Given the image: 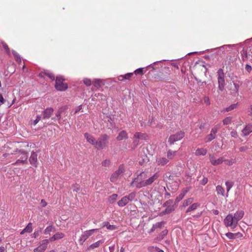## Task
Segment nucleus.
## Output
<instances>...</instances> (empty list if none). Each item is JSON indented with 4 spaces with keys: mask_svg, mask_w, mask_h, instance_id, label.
Wrapping results in <instances>:
<instances>
[{
    "mask_svg": "<svg viewBox=\"0 0 252 252\" xmlns=\"http://www.w3.org/2000/svg\"><path fill=\"white\" fill-rule=\"evenodd\" d=\"M147 177V173L142 172L133 180L131 184L134 185L138 189L150 186L159 178V174L157 172L148 179L145 180Z\"/></svg>",
    "mask_w": 252,
    "mask_h": 252,
    "instance_id": "nucleus-1",
    "label": "nucleus"
},
{
    "mask_svg": "<svg viewBox=\"0 0 252 252\" xmlns=\"http://www.w3.org/2000/svg\"><path fill=\"white\" fill-rule=\"evenodd\" d=\"M231 45H224L217 49L214 53L211 54L210 55L206 56L205 58H208L212 59V60L217 62L220 60V58H222L223 56L225 54L224 49L227 47H230Z\"/></svg>",
    "mask_w": 252,
    "mask_h": 252,
    "instance_id": "nucleus-2",
    "label": "nucleus"
},
{
    "mask_svg": "<svg viewBox=\"0 0 252 252\" xmlns=\"http://www.w3.org/2000/svg\"><path fill=\"white\" fill-rule=\"evenodd\" d=\"M218 83V91L222 92L225 86V75L222 68H220L217 72Z\"/></svg>",
    "mask_w": 252,
    "mask_h": 252,
    "instance_id": "nucleus-3",
    "label": "nucleus"
},
{
    "mask_svg": "<svg viewBox=\"0 0 252 252\" xmlns=\"http://www.w3.org/2000/svg\"><path fill=\"white\" fill-rule=\"evenodd\" d=\"M55 89L59 91H64L68 88V85L64 83V78L62 76H57L56 78Z\"/></svg>",
    "mask_w": 252,
    "mask_h": 252,
    "instance_id": "nucleus-4",
    "label": "nucleus"
},
{
    "mask_svg": "<svg viewBox=\"0 0 252 252\" xmlns=\"http://www.w3.org/2000/svg\"><path fill=\"white\" fill-rule=\"evenodd\" d=\"M109 136L106 134L101 135L95 143L94 147L98 150H100L107 146V140Z\"/></svg>",
    "mask_w": 252,
    "mask_h": 252,
    "instance_id": "nucleus-5",
    "label": "nucleus"
},
{
    "mask_svg": "<svg viewBox=\"0 0 252 252\" xmlns=\"http://www.w3.org/2000/svg\"><path fill=\"white\" fill-rule=\"evenodd\" d=\"M223 222L226 227H230L232 229H234L237 226L238 223L235 220L232 214H229L226 216L223 220Z\"/></svg>",
    "mask_w": 252,
    "mask_h": 252,
    "instance_id": "nucleus-6",
    "label": "nucleus"
},
{
    "mask_svg": "<svg viewBox=\"0 0 252 252\" xmlns=\"http://www.w3.org/2000/svg\"><path fill=\"white\" fill-rule=\"evenodd\" d=\"M98 229H93L88 230L85 231L83 232L81 236L80 237L79 242L81 245H83L84 242L91 235H92L94 232H96Z\"/></svg>",
    "mask_w": 252,
    "mask_h": 252,
    "instance_id": "nucleus-7",
    "label": "nucleus"
},
{
    "mask_svg": "<svg viewBox=\"0 0 252 252\" xmlns=\"http://www.w3.org/2000/svg\"><path fill=\"white\" fill-rule=\"evenodd\" d=\"M125 172V169L122 165H120L118 169L115 171L110 177V181L111 182H115L117 180L120 178L124 172Z\"/></svg>",
    "mask_w": 252,
    "mask_h": 252,
    "instance_id": "nucleus-8",
    "label": "nucleus"
},
{
    "mask_svg": "<svg viewBox=\"0 0 252 252\" xmlns=\"http://www.w3.org/2000/svg\"><path fill=\"white\" fill-rule=\"evenodd\" d=\"M184 136V132L180 131L174 134L170 135L168 139V142L170 145H172L175 142L181 140Z\"/></svg>",
    "mask_w": 252,
    "mask_h": 252,
    "instance_id": "nucleus-9",
    "label": "nucleus"
},
{
    "mask_svg": "<svg viewBox=\"0 0 252 252\" xmlns=\"http://www.w3.org/2000/svg\"><path fill=\"white\" fill-rule=\"evenodd\" d=\"M220 128V125H217L214 126L211 130V133L207 135L205 138L206 142H209L216 138V134L218 132V129Z\"/></svg>",
    "mask_w": 252,
    "mask_h": 252,
    "instance_id": "nucleus-10",
    "label": "nucleus"
},
{
    "mask_svg": "<svg viewBox=\"0 0 252 252\" xmlns=\"http://www.w3.org/2000/svg\"><path fill=\"white\" fill-rule=\"evenodd\" d=\"M240 54L242 61L243 62H246L249 56L252 57V47L250 46L247 49L243 48L240 52Z\"/></svg>",
    "mask_w": 252,
    "mask_h": 252,
    "instance_id": "nucleus-11",
    "label": "nucleus"
},
{
    "mask_svg": "<svg viewBox=\"0 0 252 252\" xmlns=\"http://www.w3.org/2000/svg\"><path fill=\"white\" fill-rule=\"evenodd\" d=\"M49 243V240L47 239H44L39 242V245L38 247L34 249V252H44L47 248L48 244Z\"/></svg>",
    "mask_w": 252,
    "mask_h": 252,
    "instance_id": "nucleus-12",
    "label": "nucleus"
},
{
    "mask_svg": "<svg viewBox=\"0 0 252 252\" xmlns=\"http://www.w3.org/2000/svg\"><path fill=\"white\" fill-rule=\"evenodd\" d=\"M209 159L211 163L213 165H218L221 164L223 161H225L223 157H220L216 159L213 154H209Z\"/></svg>",
    "mask_w": 252,
    "mask_h": 252,
    "instance_id": "nucleus-13",
    "label": "nucleus"
},
{
    "mask_svg": "<svg viewBox=\"0 0 252 252\" xmlns=\"http://www.w3.org/2000/svg\"><path fill=\"white\" fill-rule=\"evenodd\" d=\"M38 151L36 152H32L31 155L29 158V161L31 164L34 167H37L38 165L37 161V153Z\"/></svg>",
    "mask_w": 252,
    "mask_h": 252,
    "instance_id": "nucleus-14",
    "label": "nucleus"
},
{
    "mask_svg": "<svg viewBox=\"0 0 252 252\" xmlns=\"http://www.w3.org/2000/svg\"><path fill=\"white\" fill-rule=\"evenodd\" d=\"M54 112V109L52 107H48L45 109L42 113V118L43 119H49L51 117Z\"/></svg>",
    "mask_w": 252,
    "mask_h": 252,
    "instance_id": "nucleus-15",
    "label": "nucleus"
},
{
    "mask_svg": "<svg viewBox=\"0 0 252 252\" xmlns=\"http://www.w3.org/2000/svg\"><path fill=\"white\" fill-rule=\"evenodd\" d=\"M156 162L158 165L160 166H164L169 162V160L166 158L161 157H157Z\"/></svg>",
    "mask_w": 252,
    "mask_h": 252,
    "instance_id": "nucleus-16",
    "label": "nucleus"
},
{
    "mask_svg": "<svg viewBox=\"0 0 252 252\" xmlns=\"http://www.w3.org/2000/svg\"><path fill=\"white\" fill-rule=\"evenodd\" d=\"M44 75H45V76L48 77L52 81L55 80V75L53 73L51 72L50 71H49L48 70H45L43 71H41L39 74V76L41 78L43 77Z\"/></svg>",
    "mask_w": 252,
    "mask_h": 252,
    "instance_id": "nucleus-17",
    "label": "nucleus"
},
{
    "mask_svg": "<svg viewBox=\"0 0 252 252\" xmlns=\"http://www.w3.org/2000/svg\"><path fill=\"white\" fill-rule=\"evenodd\" d=\"M252 132V125H247L242 130V133L243 136H246Z\"/></svg>",
    "mask_w": 252,
    "mask_h": 252,
    "instance_id": "nucleus-18",
    "label": "nucleus"
},
{
    "mask_svg": "<svg viewBox=\"0 0 252 252\" xmlns=\"http://www.w3.org/2000/svg\"><path fill=\"white\" fill-rule=\"evenodd\" d=\"M225 235L229 239H235L236 238H241L243 235L240 232H237L233 233L231 232H228L225 234Z\"/></svg>",
    "mask_w": 252,
    "mask_h": 252,
    "instance_id": "nucleus-19",
    "label": "nucleus"
},
{
    "mask_svg": "<svg viewBox=\"0 0 252 252\" xmlns=\"http://www.w3.org/2000/svg\"><path fill=\"white\" fill-rule=\"evenodd\" d=\"M244 215V212L243 211H238L233 216L235 220L238 223V221L241 220Z\"/></svg>",
    "mask_w": 252,
    "mask_h": 252,
    "instance_id": "nucleus-20",
    "label": "nucleus"
},
{
    "mask_svg": "<svg viewBox=\"0 0 252 252\" xmlns=\"http://www.w3.org/2000/svg\"><path fill=\"white\" fill-rule=\"evenodd\" d=\"M133 76V73H128L125 75H121L118 76V79L119 81H123L125 80H130L131 77Z\"/></svg>",
    "mask_w": 252,
    "mask_h": 252,
    "instance_id": "nucleus-21",
    "label": "nucleus"
},
{
    "mask_svg": "<svg viewBox=\"0 0 252 252\" xmlns=\"http://www.w3.org/2000/svg\"><path fill=\"white\" fill-rule=\"evenodd\" d=\"M84 137L87 139V141L94 146L96 140L94 137L92 135H90L88 133H85L84 134Z\"/></svg>",
    "mask_w": 252,
    "mask_h": 252,
    "instance_id": "nucleus-22",
    "label": "nucleus"
},
{
    "mask_svg": "<svg viewBox=\"0 0 252 252\" xmlns=\"http://www.w3.org/2000/svg\"><path fill=\"white\" fill-rule=\"evenodd\" d=\"M106 227L108 230H114L118 228V227L115 225H111L108 221H104L102 223V227Z\"/></svg>",
    "mask_w": 252,
    "mask_h": 252,
    "instance_id": "nucleus-23",
    "label": "nucleus"
},
{
    "mask_svg": "<svg viewBox=\"0 0 252 252\" xmlns=\"http://www.w3.org/2000/svg\"><path fill=\"white\" fill-rule=\"evenodd\" d=\"M127 138V133H126V131L122 130L119 133L118 135L116 137V139L118 141H121L123 139H126Z\"/></svg>",
    "mask_w": 252,
    "mask_h": 252,
    "instance_id": "nucleus-24",
    "label": "nucleus"
},
{
    "mask_svg": "<svg viewBox=\"0 0 252 252\" xmlns=\"http://www.w3.org/2000/svg\"><path fill=\"white\" fill-rule=\"evenodd\" d=\"M207 153V150L204 148H198L196 150L195 155L196 156H205Z\"/></svg>",
    "mask_w": 252,
    "mask_h": 252,
    "instance_id": "nucleus-25",
    "label": "nucleus"
},
{
    "mask_svg": "<svg viewBox=\"0 0 252 252\" xmlns=\"http://www.w3.org/2000/svg\"><path fill=\"white\" fill-rule=\"evenodd\" d=\"M92 84L94 87L99 88L102 85H103V83L102 80L101 79H94L92 81Z\"/></svg>",
    "mask_w": 252,
    "mask_h": 252,
    "instance_id": "nucleus-26",
    "label": "nucleus"
},
{
    "mask_svg": "<svg viewBox=\"0 0 252 252\" xmlns=\"http://www.w3.org/2000/svg\"><path fill=\"white\" fill-rule=\"evenodd\" d=\"M177 154V151H174L170 149L168 150L167 152V158L169 160L173 159Z\"/></svg>",
    "mask_w": 252,
    "mask_h": 252,
    "instance_id": "nucleus-27",
    "label": "nucleus"
},
{
    "mask_svg": "<svg viewBox=\"0 0 252 252\" xmlns=\"http://www.w3.org/2000/svg\"><path fill=\"white\" fill-rule=\"evenodd\" d=\"M103 243V240H99V241H97V242L92 244V245H91L88 247V250H93L94 248H96L99 247Z\"/></svg>",
    "mask_w": 252,
    "mask_h": 252,
    "instance_id": "nucleus-28",
    "label": "nucleus"
},
{
    "mask_svg": "<svg viewBox=\"0 0 252 252\" xmlns=\"http://www.w3.org/2000/svg\"><path fill=\"white\" fill-rule=\"evenodd\" d=\"M187 192V190H183L181 193L175 199V203H177L183 199Z\"/></svg>",
    "mask_w": 252,
    "mask_h": 252,
    "instance_id": "nucleus-29",
    "label": "nucleus"
},
{
    "mask_svg": "<svg viewBox=\"0 0 252 252\" xmlns=\"http://www.w3.org/2000/svg\"><path fill=\"white\" fill-rule=\"evenodd\" d=\"M200 204L198 203H195L192 204L186 210V213H188L192 211L195 210L197 208V207H199Z\"/></svg>",
    "mask_w": 252,
    "mask_h": 252,
    "instance_id": "nucleus-30",
    "label": "nucleus"
},
{
    "mask_svg": "<svg viewBox=\"0 0 252 252\" xmlns=\"http://www.w3.org/2000/svg\"><path fill=\"white\" fill-rule=\"evenodd\" d=\"M129 202L127 200L126 196H124L122 198V199L118 202V205L120 207H124Z\"/></svg>",
    "mask_w": 252,
    "mask_h": 252,
    "instance_id": "nucleus-31",
    "label": "nucleus"
},
{
    "mask_svg": "<svg viewBox=\"0 0 252 252\" xmlns=\"http://www.w3.org/2000/svg\"><path fill=\"white\" fill-rule=\"evenodd\" d=\"M146 136H147L145 134L137 132L134 134L133 138H136L138 139H146Z\"/></svg>",
    "mask_w": 252,
    "mask_h": 252,
    "instance_id": "nucleus-32",
    "label": "nucleus"
},
{
    "mask_svg": "<svg viewBox=\"0 0 252 252\" xmlns=\"http://www.w3.org/2000/svg\"><path fill=\"white\" fill-rule=\"evenodd\" d=\"M21 157L20 159H22L26 163H27V159L28 157V153L23 151H20Z\"/></svg>",
    "mask_w": 252,
    "mask_h": 252,
    "instance_id": "nucleus-33",
    "label": "nucleus"
},
{
    "mask_svg": "<svg viewBox=\"0 0 252 252\" xmlns=\"http://www.w3.org/2000/svg\"><path fill=\"white\" fill-rule=\"evenodd\" d=\"M55 227L52 224H51L45 228L44 231V233L45 234H49L51 232L55 231Z\"/></svg>",
    "mask_w": 252,
    "mask_h": 252,
    "instance_id": "nucleus-34",
    "label": "nucleus"
},
{
    "mask_svg": "<svg viewBox=\"0 0 252 252\" xmlns=\"http://www.w3.org/2000/svg\"><path fill=\"white\" fill-rule=\"evenodd\" d=\"M174 208L173 206H168L164 211H163L161 214L162 215L168 214L171 213L172 212H173L174 210Z\"/></svg>",
    "mask_w": 252,
    "mask_h": 252,
    "instance_id": "nucleus-35",
    "label": "nucleus"
},
{
    "mask_svg": "<svg viewBox=\"0 0 252 252\" xmlns=\"http://www.w3.org/2000/svg\"><path fill=\"white\" fill-rule=\"evenodd\" d=\"M193 198L190 197L189 198L186 200H185L183 203L182 207H186L187 206H189V205H190L192 204V203L193 202Z\"/></svg>",
    "mask_w": 252,
    "mask_h": 252,
    "instance_id": "nucleus-36",
    "label": "nucleus"
},
{
    "mask_svg": "<svg viewBox=\"0 0 252 252\" xmlns=\"http://www.w3.org/2000/svg\"><path fill=\"white\" fill-rule=\"evenodd\" d=\"M165 224V222L163 221L157 222L155 224H153L154 228H155L156 229L158 228L161 229L164 226Z\"/></svg>",
    "mask_w": 252,
    "mask_h": 252,
    "instance_id": "nucleus-37",
    "label": "nucleus"
},
{
    "mask_svg": "<svg viewBox=\"0 0 252 252\" xmlns=\"http://www.w3.org/2000/svg\"><path fill=\"white\" fill-rule=\"evenodd\" d=\"M216 190L218 194H220L222 196H224V189L221 186H218L216 187Z\"/></svg>",
    "mask_w": 252,
    "mask_h": 252,
    "instance_id": "nucleus-38",
    "label": "nucleus"
},
{
    "mask_svg": "<svg viewBox=\"0 0 252 252\" xmlns=\"http://www.w3.org/2000/svg\"><path fill=\"white\" fill-rule=\"evenodd\" d=\"M237 106V103H234L231 105H230L229 106L226 107L225 108V109L223 110L224 112H229L230 111L235 108H236Z\"/></svg>",
    "mask_w": 252,
    "mask_h": 252,
    "instance_id": "nucleus-39",
    "label": "nucleus"
},
{
    "mask_svg": "<svg viewBox=\"0 0 252 252\" xmlns=\"http://www.w3.org/2000/svg\"><path fill=\"white\" fill-rule=\"evenodd\" d=\"M126 196V198H127L128 202L131 201L135 198L136 196V193L135 192H132L129 193L128 195Z\"/></svg>",
    "mask_w": 252,
    "mask_h": 252,
    "instance_id": "nucleus-40",
    "label": "nucleus"
},
{
    "mask_svg": "<svg viewBox=\"0 0 252 252\" xmlns=\"http://www.w3.org/2000/svg\"><path fill=\"white\" fill-rule=\"evenodd\" d=\"M66 108L65 107L64 108H60L57 112L56 113V116L58 120H60L61 118V114L63 111L64 109H65Z\"/></svg>",
    "mask_w": 252,
    "mask_h": 252,
    "instance_id": "nucleus-41",
    "label": "nucleus"
},
{
    "mask_svg": "<svg viewBox=\"0 0 252 252\" xmlns=\"http://www.w3.org/2000/svg\"><path fill=\"white\" fill-rule=\"evenodd\" d=\"M232 118L231 117H227L223 120L222 123L223 125H228L231 124Z\"/></svg>",
    "mask_w": 252,
    "mask_h": 252,
    "instance_id": "nucleus-42",
    "label": "nucleus"
},
{
    "mask_svg": "<svg viewBox=\"0 0 252 252\" xmlns=\"http://www.w3.org/2000/svg\"><path fill=\"white\" fill-rule=\"evenodd\" d=\"M234 185V183L232 181H227L225 182V186L226 187L227 192H229L230 189Z\"/></svg>",
    "mask_w": 252,
    "mask_h": 252,
    "instance_id": "nucleus-43",
    "label": "nucleus"
},
{
    "mask_svg": "<svg viewBox=\"0 0 252 252\" xmlns=\"http://www.w3.org/2000/svg\"><path fill=\"white\" fill-rule=\"evenodd\" d=\"M155 81H168L169 79L163 78L161 77L159 74H157L154 77Z\"/></svg>",
    "mask_w": 252,
    "mask_h": 252,
    "instance_id": "nucleus-44",
    "label": "nucleus"
},
{
    "mask_svg": "<svg viewBox=\"0 0 252 252\" xmlns=\"http://www.w3.org/2000/svg\"><path fill=\"white\" fill-rule=\"evenodd\" d=\"M32 223L31 222H30L28 223L27 226L24 229V231L28 233H31V232H32Z\"/></svg>",
    "mask_w": 252,
    "mask_h": 252,
    "instance_id": "nucleus-45",
    "label": "nucleus"
},
{
    "mask_svg": "<svg viewBox=\"0 0 252 252\" xmlns=\"http://www.w3.org/2000/svg\"><path fill=\"white\" fill-rule=\"evenodd\" d=\"M1 44L3 48L5 49L6 53L8 55H10V49L9 48L8 45H7V44L6 43H5L4 41H1Z\"/></svg>",
    "mask_w": 252,
    "mask_h": 252,
    "instance_id": "nucleus-46",
    "label": "nucleus"
},
{
    "mask_svg": "<svg viewBox=\"0 0 252 252\" xmlns=\"http://www.w3.org/2000/svg\"><path fill=\"white\" fill-rule=\"evenodd\" d=\"M12 54L14 55L15 60L17 62H21V59L20 58V57L19 55L14 50H12Z\"/></svg>",
    "mask_w": 252,
    "mask_h": 252,
    "instance_id": "nucleus-47",
    "label": "nucleus"
},
{
    "mask_svg": "<svg viewBox=\"0 0 252 252\" xmlns=\"http://www.w3.org/2000/svg\"><path fill=\"white\" fill-rule=\"evenodd\" d=\"M135 74V75H142L144 74V68H139L136 69L133 72V74Z\"/></svg>",
    "mask_w": 252,
    "mask_h": 252,
    "instance_id": "nucleus-48",
    "label": "nucleus"
},
{
    "mask_svg": "<svg viewBox=\"0 0 252 252\" xmlns=\"http://www.w3.org/2000/svg\"><path fill=\"white\" fill-rule=\"evenodd\" d=\"M118 197V195L117 194H113L111 195L109 198V202L110 203H113L115 200H116Z\"/></svg>",
    "mask_w": 252,
    "mask_h": 252,
    "instance_id": "nucleus-49",
    "label": "nucleus"
},
{
    "mask_svg": "<svg viewBox=\"0 0 252 252\" xmlns=\"http://www.w3.org/2000/svg\"><path fill=\"white\" fill-rule=\"evenodd\" d=\"M111 163L110 159H106L101 162V165L102 166L108 167L110 165Z\"/></svg>",
    "mask_w": 252,
    "mask_h": 252,
    "instance_id": "nucleus-50",
    "label": "nucleus"
},
{
    "mask_svg": "<svg viewBox=\"0 0 252 252\" xmlns=\"http://www.w3.org/2000/svg\"><path fill=\"white\" fill-rule=\"evenodd\" d=\"M54 235L55 237L56 240L61 239L64 236V234L62 232H57Z\"/></svg>",
    "mask_w": 252,
    "mask_h": 252,
    "instance_id": "nucleus-51",
    "label": "nucleus"
},
{
    "mask_svg": "<svg viewBox=\"0 0 252 252\" xmlns=\"http://www.w3.org/2000/svg\"><path fill=\"white\" fill-rule=\"evenodd\" d=\"M84 83L86 85V86L89 87L92 84V81L89 78H85L83 80Z\"/></svg>",
    "mask_w": 252,
    "mask_h": 252,
    "instance_id": "nucleus-52",
    "label": "nucleus"
},
{
    "mask_svg": "<svg viewBox=\"0 0 252 252\" xmlns=\"http://www.w3.org/2000/svg\"><path fill=\"white\" fill-rule=\"evenodd\" d=\"M173 203V200L172 199H169L166 201L163 204V207L169 206H173L172 204Z\"/></svg>",
    "mask_w": 252,
    "mask_h": 252,
    "instance_id": "nucleus-53",
    "label": "nucleus"
},
{
    "mask_svg": "<svg viewBox=\"0 0 252 252\" xmlns=\"http://www.w3.org/2000/svg\"><path fill=\"white\" fill-rule=\"evenodd\" d=\"M73 191L77 192L80 190V186L78 184H74L72 186Z\"/></svg>",
    "mask_w": 252,
    "mask_h": 252,
    "instance_id": "nucleus-54",
    "label": "nucleus"
},
{
    "mask_svg": "<svg viewBox=\"0 0 252 252\" xmlns=\"http://www.w3.org/2000/svg\"><path fill=\"white\" fill-rule=\"evenodd\" d=\"M226 164L228 165H231L235 162V159H231L229 160L225 159Z\"/></svg>",
    "mask_w": 252,
    "mask_h": 252,
    "instance_id": "nucleus-55",
    "label": "nucleus"
},
{
    "mask_svg": "<svg viewBox=\"0 0 252 252\" xmlns=\"http://www.w3.org/2000/svg\"><path fill=\"white\" fill-rule=\"evenodd\" d=\"M249 149L247 146H242L239 148V151L241 152H245Z\"/></svg>",
    "mask_w": 252,
    "mask_h": 252,
    "instance_id": "nucleus-56",
    "label": "nucleus"
},
{
    "mask_svg": "<svg viewBox=\"0 0 252 252\" xmlns=\"http://www.w3.org/2000/svg\"><path fill=\"white\" fill-rule=\"evenodd\" d=\"M167 230L165 229L163 230L159 234V237H160L161 239H163V237L167 235Z\"/></svg>",
    "mask_w": 252,
    "mask_h": 252,
    "instance_id": "nucleus-57",
    "label": "nucleus"
},
{
    "mask_svg": "<svg viewBox=\"0 0 252 252\" xmlns=\"http://www.w3.org/2000/svg\"><path fill=\"white\" fill-rule=\"evenodd\" d=\"M82 109V105H80L79 106L76 107L75 109H74V112L73 113V114L75 115L76 114V113H77L80 110H81V109Z\"/></svg>",
    "mask_w": 252,
    "mask_h": 252,
    "instance_id": "nucleus-58",
    "label": "nucleus"
},
{
    "mask_svg": "<svg viewBox=\"0 0 252 252\" xmlns=\"http://www.w3.org/2000/svg\"><path fill=\"white\" fill-rule=\"evenodd\" d=\"M139 139L133 138V145L134 146V148H135L138 146L139 144Z\"/></svg>",
    "mask_w": 252,
    "mask_h": 252,
    "instance_id": "nucleus-59",
    "label": "nucleus"
},
{
    "mask_svg": "<svg viewBox=\"0 0 252 252\" xmlns=\"http://www.w3.org/2000/svg\"><path fill=\"white\" fill-rule=\"evenodd\" d=\"M230 135H231V136L232 137H234V138H237V137H238V135L237 132L236 130H232V131L230 132Z\"/></svg>",
    "mask_w": 252,
    "mask_h": 252,
    "instance_id": "nucleus-60",
    "label": "nucleus"
},
{
    "mask_svg": "<svg viewBox=\"0 0 252 252\" xmlns=\"http://www.w3.org/2000/svg\"><path fill=\"white\" fill-rule=\"evenodd\" d=\"M234 91H235L236 94L238 95V91H239V85L238 84L234 83Z\"/></svg>",
    "mask_w": 252,
    "mask_h": 252,
    "instance_id": "nucleus-61",
    "label": "nucleus"
},
{
    "mask_svg": "<svg viewBox=\"0 0 252 252\" xmlns=\"http://www.w3.org/2000/svg\"><path fill=\"white\" fill-rule=\"evenodd\" d=\"M208 182V178L204 177L203 179L200 181V184L202 185H206Z\"/></svg>",
    "mask_w": 252,
    "mask_h": 252,
    "instance_id": "nucleus-62",
    "label": "nucleus"
},
{
    "mask_svg": "<svg viewBox=\"0 0 252 252\" xmlns=\"http://www.w3.org/2000/svg\"><path fill=\"white\" fill-rule=\"evenodd\" d=\"M41 118V116L37 115L36 116L35 120L33 121V125H36L39 122V121L40 120Z\"/></svg>",
    "mask_w": 252,
    "mask_h": 252,
    "instance_id": "nucleus-63",
    "label": "nucleus"
},
{
    "mask_svg": "<svg viewBox=\"0 0 252 252\" xmlns=\"http://www.w3.org/2000/svg\"><path fill=\"white\" fill-rule=\"evenodd\" d=\"M204 102L208 105L210 104V99L208 96H205L204 97Z\"/></svg>",
    "mask_w": 252,
    "mask_h": 252,
    "instance_id": "nucleus-64",
    "label": "nucleus"
}]
</instances>
